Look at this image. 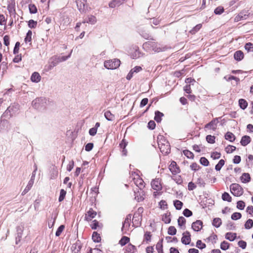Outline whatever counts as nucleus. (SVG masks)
<instances>
[{"mask_svg": "<svg viewBox=\"0 0 253 253\" xmlns=\"http://www.w3.org/2000/svg\"><path fill=\"white\" fill-rule=\"evenodd\" d=\"M46 101L47 100L45 97H38L33 100L32 102V107L38 111H42L46 108Z\"/></svg>", "mask_w": 253, "mask_h": 253, "instance_id": "obj_1", "label": "nucleus"}, {"mask_svg": "<svg viewBox=\"0 0 253 253\" xmlns=\"http://www.w3.org/2000/svg\"><path fill=\"white\" fill-rule=\"evenodd\" d=\"M143 48L146 51H154L159 52L162 51L161 47L158 46L157 42H146L143 44Z\"/></svg>", "mask_w": 253, "mask_h": 253, "instance_id": "obj_2", "label": "nucleus"}, {"mask_svg": "<svg viewBox=\"0 0 253 253\" xmlns=\"http://www.w3.org/2000/svg\"><path fill=\"white\" fill-rule=\"evenodd\" d=\"M120 64L121 61L117 58L107 60L104 63L105 68L109 70L116 69L120 66Z\"/></svg>", "mask_w": 253, "mask_h": 253, "instance_id": "obj_3", "label": "nucleus"}, {"mask_svg": "<svg viewBox=\"0 0 253 253\" xmlns=\"http://www.w3.org/2000/svg\"><path fill=\"white\" fill-rule=\"evenodd\" d=\"M78 10L81 13H85L88 9L86 0H76Z\"/></svg>", "mask_w": 253, "mask_h": 253, "instance_id": "obj_4", "label": "nucleus"}, {"mask_svg": "<svg viewBox=\"0 0 253 253\" xmlns=\"http://www.w3.org/2000/svg\"><path fill=\"white\" fill-rule=\"evenodd\" d=\"M230 190L232 194L235 196H240L243 193L242 187L238 184H232L230 186Z\"/></svg>", "mask_w": 253, "mask_h": 253, "instance_id": "obj_5", "label": "nucleus"}, {"mask_svg": "<svg viewBox=\"0 0 253 253\" xmlns=\"http://www.w3.org/2000/svg\"><path fill=\"white\" fill-rule=\"evenodd\" d=\"M134 198L138 202L143 201L144 200L145 193L142 189L136 188L135 189H134Z\"/></svg>", "mask_w": 253, "mask_h": 253, "instance_id": "obj_6", "label": "nucleus"}, {"mask_svg": "<svg viewBox=\"0 0 253 253\" xmlns=\"http://www.w3.org/2000/svg\"><path fill=\"white\" fill-rule=\"evenodd\" d=\"M169 169L173 175H176V174L180 172V169L179 166L174 161H171V164L169 167Z\"/></svg>", "mask_w": 253, "mask_h": 253, "instance_id": "obj_7", "label": "nucleus"}, {"mask_svg": "<svg viewBox=\"0 0 253 253\" xmlns=\"http://www.w3.org/2000/svg\"><path fill=\"white\" fill-rule=\"evenodd\" d=\"M191 241L190 233L186 231L182 234V237L181 239V243L185 245H187L190 244Z\"/></svg>", "mask_w": 253, "mask_h": 253, "instance_id": "obj_8", "label": "nucleus"}, {"mask_svg": "<svg viewBox=\"0 0 253 253\" xmlns=\"http://www.w3.org/2000/svg\"><path fill=\"white\" fill-rule=\"evenodd\" d=\"M161 179L156 178L155 179H153L151 182V186L152 188L156 191H160L162 189V185L161 183Z\"/></svg>", "mask_w": 253, "mask_h": 253, "instance_id": "obj_9", "label": "nucleus"}, {"mask_svg": "<svg viewBox=\"0 0 253 253\" xmlns=\"http://www.w3.org/2000/svg\"><path fill=\"white\" fill-rule=\"evenodd\" d=\"M24 227L22 226H18L16 227V234L15 236V244L18 245V243L21 241Z\"/></svg>", "mask_w": 253, "mask_h": 253, "instance_id": "obj_10", "label": "nucleus"}, {"mask_svg": "<svg viewBox=\"0 0 253 253\" xmlns=\"http://www.w3.org/2000/svg\"><path fill=\"white\" fill-rule=\"evenodd\" d=\"M203 226V223L200 220H197L193 222L191 225V228L195 232H199L201 231Z\"/></svg>", "mask_w": 253, "mask_h": 253, "instance_id": "obj_11", "label": "nucleus"}, {"mask_svg": "<svg viewBox=\"0 0 253 253\" xmlns=\"http://www.w3.org/2000/svg\"><path fill=\"white\" fill-rule=\"evenodd\" d=\"M159 147L160 151L162 154L165 155H168L170 153V144H159Z\"/></svg>", "mask_w": 253, "mask_h": 253, "instance_id": "obj_12", "label": "nucleus"}, {"mask_svg": "<svg viewBox=\"0 0 253 253\" xmlns=\"http://www.w3.org/2000/svg\"><path fill=\"white\" fill-rule=\"evenodd\" d=\"M96 214V211H94L92 208H90L85 215L84 220L87 221H89L92 218H94Z\"/></svg>", "mask_w": 253, "mask_h": 253, "instance_id": "obj_13", "label": "nucleus"}, {"mask_svg": "<svg viewBox=\"0 0 253 253\" xmlns=\"http://www.w3.org/2000/svg\"><path fill=\"white\" fill-rule=\"evenodd\" d=\"M82 245L81 241L77 240L75 243L73 244L71 247V250L73 253H79L82 249Z\"/></svg>", "mask_w": 253, "mask_h": 253, "instance_id": "obj_14", "label": "nucleus"}, {"mask_svg": "<svg viewBox=\"0 0 253 253\" xmlns=\"http://www.w3.org/2000/svg\"><path fill=\"white\" fill-rule=\"evenodd\" d=\"M7 10L10 14H16L15 0H10L7 5Z\"/></svg>", "mask_w": 253, "mask_h": 253, "instance_id": "obj_15", "label": "nucleus"}, {"mask_svg": "<svg viewBox=\"0 0 253 253\" xmlns=\"http://www.w3.org/2000/svg\"><path fill=\"white\" fill-rule=\"evenodd\" d=\"M10 109H11V108H7V109L5 111V112L3 113V114L1 116V123H2L3 124H8V122L6 119L2 120V117L9 118L11 117L12 116V114H11V113L10 114V112H9Z\"/></svg>", "mask_w": 253, "mask_h": 253, "instance_id": "obj_16", "label": "nucleus"}, {"mask_svg": "<svg viewBox=\"0 0 253 253\" xmlns=\"http://www.w3.org/2000/svg\"><path fill=\"white\" fill-rule=\"evenodd\" d=\"M58 216L57 213H52L51 215L50 219L48 220V226L49 228H52L55 223L56 218Z\"/></svg>", "mask_w": 253, "mask_h": 253, "instance_id": "obj_17", "label": "nucleus"}, {"mask_svg": "<svg viewBox=\"0 0 253 253\" xmlns=\"http://www.w3.org/2000/svg\"><path fill=\"white\" fill-rule=\"evenodd\" d=\"M30 80L33 83H38L40 82L41 76L38 72H34L32 73Z\"/></svg>", "mask_w": 253, "mask_h": 253, "instance_id": "obj_18", "label": "nucleus"}, {"mask_svg": "<svg viewBox=\"0 0 253 253\" xmlns=\"http://www.w3.org/2000/svg\"><path fill=\"white\" fill-rule=\"evenodd\" d=\"M97 20L96 18L94 15H89L87 18H86L83 21V23H89L92 25H94L96 23Z\"/></svg>", "mask_w": 253, "mask_h": 253, "instance_id": "obj_19", "label": "nucleus"}, {"mask_svg": "<svg viewBox=\"0 0 253 253\" xmlns=\"http://www.w3.org/2000/svg\"><path fill=\"white\" fill-rule=\"evenodd\" d=\"M164 116L163 113L156 110L155 111L154 121L157 123H160L162 120V118Z\"/></svg>", "mask_w": 253, "mask_h": 253, "instance_id": "obj_20", "label": "nucleus"}, {"mask_svg": "<svg viewBox=\"0 0 253 253\" xmlns=\"http://www.w3.org/2000/svg\"><path fill=\"white\" fill-rule=\"evenodd\" d=\"M170 212H168L167 213H164L162 217V220L166 224H169L171 222L170 218Z\"/></svg>", "mask_w": 253, "mask_h": 253, "instance_id": "obj_21", "label": "nucleus"}, {"mask_svg": "<svg viewBox=\"0 0 253 253\" xmlns=\"http://www.w3.org/2000/svg\"><path fill=\"white\" fill-rule=\"evenodd\" d=\"M138 32L139 35L145 40H150L152 41L154 40V39L151 37L148 32L143 30H140V29L138 30Z\"/></svg>", "mask_w": 253, "mask_h": 253, "instance_id": "obj_22", "label": "nucleus"}, {"mask_svg": "<svg viewBox=\"0 0 253 253\" xmlns=\"http://www.w3.org/2000/svg\"><path fill=\"white\" fill-rule=\"evenodd\" d=\"M139 216H140V219H142V215H140L139 214H137V215L136 214H134L132 218V222L133 224H136L135 227H138L140 226L141 224V221H139Z\"/></svg>", "mask_w": 253, "mask_h": 253, "instance_id": "obj_23", "label": "nucleus"}, {"mask_svg": "<svg viewBox=\"0 0 253 253\" xmlns=\"http://www.w3.org/2000/svg\"><path fill=\"white\" fill-rule=\"evenodd\" d=\"M126 251L127 253H134L137 251L136 247L132 245L131 243H129L126 247Z\"/></svg>", "mask_w": 253, "mask_h": 253, "instance_id": "obj_24", "label": "nucleus"}, {"mask_svg": "<svg viewBox=\"0 0 253 253\" xmlns=\"http://www.w3.org/2000/svg\"><path fill=\"white\" fill-rule=\"evenodd\" d=\"M240 179L243 183H248L251 180V176L248 173H243L240 177Z\"/></svg>", "mask_w": 253, "mask_h": 253, "instance_id": "obj_25", "label": "nucleus"}, {"mask_svg": "<svg viewBox=\"0 0 253 253\" xmlns=\"http://www.w3.org/2000/svg\"><path fill=\"white\" fill-rule=\"evenodd\" d=\"M104 117L109 121H113L115 119V115L112 114L110 111L109 110L104 113Z\"/></svg>", "mask_w": 253, "mask_h": 253, "instance_id": "obj_26", "label": "nucleus"}, {"mask_svg": "<svg viewBox=\"0 0 253 253\" xmlns=\"http://www.w3.org/2000/svg\"><path fill=\"white\" fill-rule=\"evenodd\" d=\"M130 238L127 236H123L119 242V244L123 247L129 242Z\"/></svg>", "mask_w": 253, "mask_h": 253, "instance_id": "obj_27", "label": "nucleus"}, {"mask_svg": "<svg viewBox=\"0 0 253 253\" xmlns=\"http://www.w3.org/2000/svg\"><path fill=\"white\" fill-rule=\"evenodd\" d=\"M92 240L95 243H99L101 240V236L97 232H93L92 234Z\"/></svg>", "mask_w": 253, "mask_h": 253, "instance_id": "obj_28", "label": "nucleus"}, {"mask_svg": "<svg viewBox=\"0 0 253 253\" xmlns=\"http://www.w3.org/2000/svg\"><path fill=\"white\" fill-rule=\"evenodd\" d=\"M159 144H170L169 142L166 139V138L161 135H159L158 136V146L159 145Z\"/></svg>", "mask_w": 253, "mask_h": 253, "instance_id": "obj_29", "label": "nucleus"}, {"mask_svg": "<svg viewBox=\"0 0 253 253\" xmlns=\"http://www.w3.org/2000/svg\"><path fill=\"white\" fill-rule=\"evenodd\" d=\"M143 54L140 52L138 47L135 49L134 51L131 54V57L133 59H137L142 56Z\"/></svg>", "mask_w": 253, "mask_h": 253, "instance_id": "obj_30", "label": "nucleus"}, {"mask_svg": "<svg viewBox=\"0 0 253 253\" xmlns=\"http://www.w3.org/2000/svg\"><path fill=\"white\" fill-rule=\"evenodd\" d=\"M33 184V181H32V179H31L29 180V181L28 184L27 185L26 187H25L24 190L22 192V195H24L27 193H28L30 191L31 188H32Z\"/></svg>", "mask_w": 253, "mask_h": 253, "instance_id": "obj_31", "label": "nucleus"}, {"mask_svg": "<svg viewBox=\"0 0 253 253\" xmlns=\"http://www.w3.org/2000/svg\"><path fill=\"white\" fill-rule=\"evenodd\" d=\"M173 206L176 210L179 211L182 209L183 204L181 201L178 200H175L173 201Z\"/></svg>", "mask_w": 253, "mask_h": 253, "instance_id": "obj_32", "label": "nucleus"}, {"mask_svg": "<svg viewBox=\"0 0 253 253\" xmlns=\"http://www.w3.org/2000/svg\"><path fill=\"white\" fill-rule=\"evenodd\" d=\"M251 142V138L250 136L245 135L242 137L241 140V144L243 146H246Z\"/></svg>", "mask_w": 253, "mask_h": 253, "instance_id": "obj_33", "label": "nucleus"}, {"mask_svg": "<svg viewBox=\"0 0 253 253\" xmlns=\"http://www.w3.org/2000/svg\"><path fill=\"white\" fill-rule=\"evenodd\" d=\"M135 183L138 189H143L145 187L144 182L142 178L137 179L135 182Z\"/></svg>", "mask_w": 253, "mask_h": 253, "instance_id": "obj_34", "label": "nucleus"}, {"mask_svg": "<svg viewBox=\"0 0 253 253\" xmlns=\"http://www.w3.org/2000/svg\"><path fill=\"white\" fill-rule=\"evenodd\" d=\"M72 53V50H71V51L70 52V53L67 55L59 56L57 58H55V59H57V60L59 63L65 61L71 57Z\"/></svg>", "mask_w": 253, "mask_h": 253, "instance_id": "obj_35", "label": "nucleus"}, {"mask_svg": "<svg viewBox=\"0 0 253 253\" xmlns=\"http://www.w3.org/2000/svg\"><path fill=\"white\" fill-rule=\"evenodd\" d=\"M32 31L30 30H28L26 33V35L24 38V42L26 43L32 42Z\"/></svg>", "mask_w": 253, "mask_h": 253, "instance_id": "obj_36", "label": "nucleus"}, {"mask_svg": "<svg viewBox=\"0 0 253 253\" xmlns=\"http://www.w3.org/2000/svg\"><path fill=\"white\" fill-rule=\"evenodd\" d=\"M236 238V234L234 233L228 232L225 235V238L230 241H234Z\"/></svg>", "mask_w": 253, "mask_h": 253, "instance_id": "obj_37", "label": "nucleus"}, {"mask_svg": "<svg viewBox=\"0 0 253 253\" xmlns=\"http://www.w3.org/2000/svg\"><path fill=\"white\" fill-rule=\"evenodd\" d=\"M244 57V54L241 50L236 51L234 54V58L237 61L241 60Z\"/></svg>", "mask_w": 253, "mask_h": 253, "instance_id": "obj_38", "label": "nucleus"}, {"mask_svg": "<svg viewBox=\"0 0 253 253\" xmlns=\"http://www.w3.org/2000/svg\"><path fill=\"white\" fill-rule=\"evenodd\" d=\"M130 218H131V214H128L126 216V217L124 221L123 222V225H122L121 230H122V231L123 232V233H124V230L125 228V224H127L128 226H129V220H130ZM125 233H126L125 232Z\"/></svg>", "mask_w": 253, "mask_h": 253, "instance_id": "obj_39", "label": "nucleus"}, {"mask_svg": "<svg viewBox=\"0 0 253 253\" xmlns=\"http://www.w3.org/2000/svg\"><path fill=\"white\" fill-rule=\"evenodd\" d=\"M183 154L188 158L193 159L194 157V154L188 149L183 150Z\"/></svg>", "mask_w": 253, "mask_h": 253, "instance_id": "obj_40", "label": "nucleus"}, {"mask_svg": "<svg viewBox=\"0 0 253 253\" xmlns=\"http://www.w3.org/2000/svg\"><path fill=\"white\" fill-rule=\"evenodd\" d=\"M66 193H67L66 191L64 189H62L60 190V194H59V196L58 198V202H61L64 200V199L65 198Z\"/></svg>", "mask_w": 253, "mask_h": 253, "instance_id": "obj_41", "label": "nucleus"}, {"mask_svg": "<svg viewBox=\"0 0 253 253\" xmlns=\"http://www.w3.org/2000/svg\"><path fill=\"white\" fill-rule=\"evenodd\" d=\"M186 219L183 216H179L177 219L178 225L182 227V226H184L186 223Z\"/></svg>", "mask_w": 253, "mask_h": 253, "instance_id": "obj_42", "label": "nucleus"}, {"mask_svg": "<svg viewBox=\"0 0 253 253\" xmlns=\"http://www.w3.org/2000/svg\"><path fill=\"white\" fill-rule=\"evenodd\" d=\"M29 12L31 14H36L38 12V9L34 4H30L29 5Z\"/></svg>", "mask_w": 253, "mask_h": 253, "instance_id": "obj_43", "label": "nucleus"}, {"mask_svg": "<svg viewBox=\"0 0 253 253\" xmlns=\"http://www.w3.org/2000/svg\"><path fill=\"white\" fill-rule=\"evenodd\" d=\"M159 208L161 210L167 209L168 208V205L165 200H162L159 202Z\"/></svg>", "mask_w": 253, "mask_h": 253, "instance_id": "obj_44", "label": "nucleus"}, {"mask_svg": "<svg viewBox=\"0 0 253 253\" xmlns=\"http://www.w3.org/2000/svg\"><path fill=\"white\" fill-rule=\"evenodd\" d=\"M202 24H198L197 25H196L192 29H191L189 32L192 34L194 35L196 33H197L199 30L202 28Z\"/></svg>", "mask_w": 253, "mask_h": 253, "instance_id": "obj_45", "label": "nucleus"}, {"mask_svg": "<svg viewBox=\"0 0 253 253\" xmlns=\"http://www.w3.org/2000/svg\"><path fill=\"white\" fill-rule=\"evenodd\" d=\"M37 21L31 19L28 21V26L31 29H34L37 27Z\"/></svg>", "mask_w": 253, "mask_h": 253, "instance_id": "obj_46", "label": "nucleus"}, {"mask_svg": "<svg viewBox=\"0 0 253 253\" xmlns=\"http://www.w3.org/2000/svg\"><path fill=\"white\" fill-rule=\"evenodd\" d=\"M225 138L226 140H228L231 142L233 141L235 138L234 135L230 132H228L225 135Z\"/></svg>", "mask_w": 253, "mask_h": 253, "instance_id": "obj_47", "label": "nucleus"}, {"mask_svg": "<svg viewBox=\"0 0 253 253\" xmlns=\"http://www.w3.org/2000/svg\"><path fill=\"white\" fill-rule=\"evenodd\" d=\"M168 234L169 235L173 236L176 234V229L174 226H170L169 227Z\"/></svg>", "mask_w": 253, "mask_h": 253, "instance_id": "obj_48", "label": "nucleus"}, {"mask_svg": "<svg viewBox=\"0 0 253 253\" xmlns=\"http://www.w3.org/2000/svg\"><path fill=\"white\" fill-rule=\"evenodd\" d=\"M65 229V225L63 224L60 225L57 228L56 232H55V236L56 237H59L60 236L62 232L63 231L64 229Z\"/></svg>", "mask_w": 253, "mask_h": 253, "instance_id": "obj_49", "label": "nucleus"}, {"mask_svg": "<svg viewBox=\"0 0 253 253\" xmlns=\"http://www.w3.org/2000/svg\"><path fill=\"white\" fill-rule=\"evenodd\" d=\"M239 104L240 107L242 109H246L248 106L247 102L245 99H240L239 100Z\"/></svg>", "mask_w": 253, "mask_h": 253, "instance_id": "obj_50", "label": "nucleus"}, {"mask_svg": "<svg viewBox=\"0 0 253 253\" xmlns=\"http://www.w3.org/2000/svg\"><path fill=\"white\" fill-rule=\"evenodd\" d=\"M196 247L200 250H202L206 248V244L203 243L201 240H198L196 243Z\"/></svg>", "mask_w": 253, "mask_h": 253, "instance_id": "obj_51", "label": "nucleus"}, {"mask_svg": "<svg viewBox=\"0 0 253 253\" xmlns=\"http://www.w3.org/2000/svg\"><path fill=\"white\" fill-rule=\"evenodd\" d=\"M90 227L92 229L96 230L99 227V222L96 219L93 220L90 224Z\"/></svg>", "mask_w": 253, "mask_h": 253, "instance_id": "obj_52", "label": "nucleus"}, {"mask_svg": "<svg viewBox=\"0 0 253 253\" xmlns=\"http://www.w3.org/2000/svg\"><path fill=\"white\" fill-rule=\"evenodd\" d=\"M183 215L186 217H189L193 215L192 211L188 209H185L182 212Z\"/></svg>", "mask_w": 253, "mask_h": 253, "instance_id": "obj_53", "label": "nucleus"}, {"mask_svg": "<svg viewBox=\"0 0 253 253\" xmlns=\"http://www.w3.org/2000/svg\"><path fill=\"white\" fill-rule=\"evenodd\" d=\"M217 123L218 121L217 120H214L213 121H211L208 125H207V127H210L211 128L214 129L216 127Z\"/></svg>", "mask_w": 253, "mask_h": 253, "instance_id": "obj_54", "label": "nucleus"}, {"mask_svg": "<svg viewBox=\"0 0 253 253\" xmlns=\"http://www.w3.org/2000/svg\"><path fill=\"white\" fill-rule=\"evenodd\" d=\"M147 127L150 130H153L156 127V123L154 121L151 120L149 121L147 124Z\"/></svg>", "mask_w": 253, "mask_h": 253, "instance_id": "obj_55", "label": "nucleus"}, {"mask_svg": "<svg viewBox=\"0 0 253 253\" xmlns=\"http://www.w3.org/2000/svg\"><path fill=\"white\" fill-rule=\"evenodd\" d=\"M152 234L150 231H146L144 235V238L146 242H150L151 240Z\"/></svg>", "mask_w": 253, "mask_h": 253, "instance_id": "obj_56", "label": "nucleus"}, {"mask_svg": "<svg viewBox=\"0 0 253 253\" xmlns=\"http://www.w3.org/2000/svg\"><path fill=\"white\" fill-rule=\"evenodd\" d=\"M229 248V244L226 242L223 241L220 244V248L224 251H226Z\"/></svg>", "mask_w": 253, "mask_h": 253, "instance_id": "obj_57", "label": "nucleus"}, {"mask_svg": "<svg viewBox=\"0 0 253 253\" xmlns=\"http://www.w3.org/2000/svg\"><path fill=\"white\" fill-rule=\"evenodd\" d=\"M222 198L224 201H227L228 202L231 201V197L228 193L224 192L222 195Z\"/></svg>", "mask_w": 253, "mask_h": 253, "instance_id": "obj_58", "label": "nucleus"}, {"mask_svg": "<svg viewBox=\"0 0 253 253\" xmlns=\"http://www.w3.org/2000/svg\"><path fill=\"white\" fill-rule=\"evenodd\" d=\"M20 46V43L19 42H17L15 44V46L13 50V53L14 54L16 55L18 53Z\"/></svg>", "mask_w": 253, "mask_h": 253, "instance_id": "obj_59", "label": "nucleus"}, {"mask_svg": "<svg viewBox=\"0 0 253 253\" xmlns=\"http://www.w3.org/2000/svg\"><path fill=\"white\" fill-rule=\"evenodd\" d=\"M235 149L236 147L235 146L228 145L225 148V150L227 153H231L235 151Z\"/></svg>", "mask_w": 253, "mask_h": 253, "instance_id": "obj_60", "label": "nucleus"}, {"mask_svg": "<svg viewBox=\"0 0 253 253\" xmlns=\"http://www.w3.org/2000/svg\"><path fill=\"white\" fill-rule=\"evenodd\" d=\"M208 240L209 242L213 244L216 242L217 237L216 235L212 234L209 237Z\"/></svg>", "mask_w": 253, "mask_h": 253, "instance_id": "obj_61", "label": "nucleus"}, {"mask_svg": "<svg viewBox=\"0 0 253 253\" xmlns=\"http://www.w3.org/2000/svg\"><path fill=\"white\" fill-rule=\"evenodd\" d=\"M212 224L215 227H218L221 224V220L219 218H214Z\"/></svg>", "mask_w": 253, "mask_h": 253, "instance_id": "obj_62", "label": "nucleus"}, {"mask_svg": "<svg viewBox=\"0 0 253 253\" xmlns=\"http://www.w3.org/2000/svg\"><path fill=\"white\" fill-rule=\"evenodd\" d=\"M94 144L92 142H89L85 145V150L87 152L90 151L93 148Z\"/></svg>", "mask_w": 253, "mask_h": 253, "instance_id": "obj_63", "label": "nucleus"}, {"mask_svg": "<svg viewBox=\"0 0 253 253\" xmlns=\"http://www.w3.org/2000/svg\"><path fill=\"white\" fill-rule=\"evenodd\" d=\"M245 49L248 51L250 52L253 50V44L251 42L247 43L245 46Z\"/></svg>", "mask_w": 253, "mask_h": 253, "instance_id": "obj_64", "label": "nucleus"}]
</instances>
